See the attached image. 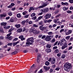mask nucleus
<instances>
[{"label": "nucleus", "mask_w": 73, "mask_h": 73, "mask_svg": "<svg viewBox=\"0 0 73 73\" xmlns=\"http://www.w3.org/2000/svg\"><path fill=\"white\" fill-rule=\"evenodd\" d=\"M64 69L65 71H66L67 72H69L70 69H72V64L66 62L64 65Z\"/></svg>", "instance_id": "nucleus-1"}, {"label": "nucleus", "mask_w": 73, "mask_h": 73, "mask_svg": "<svg viewBox=\"0 0 73 73\" xmlns=\"http://www.w3.org/2000/svg\"><path fill=\"white\" fill-rule=\"evenodd\" d=\"M49 11V8L47 7L45 8L44 9H40V12H42L43 13H46V12H48Z\"/></svg>", "instance_id": "nucleus-2"}, {"label": "nucleus", "mask_w": 73, "mask_h": 73, "mask_svg": "<svg viewBox=\"0 0 73 73\" xmlns=\"http://www.w3.org/2000/svg\"><path fill=\"white\" fill-rule=\"evenodd\" d=\"M66 41L65 39V38H63L62 40L60 43V45H61V46H62V45H64V44H66Z\"/></svg>", "instance_id": "nucleus-3"}, {"label": "nucleus", "mask_w": 73, "mask_h": 73, "mask_svg": "<svg viewBox=\"0 0 73 73\" xmlns=\"http://www.w3.org/2000/svg\"><path fill=\"white\" fill-rule=\"evenodd\" d=\"M32 31L34 35H36L37 34L40 33V31H37L36 30H32Z\"/></svg>", "instance_id": "nucleus-4"}, {"label": "nucleus", "mask_w": 73, "mask_h": 73, "mask_svg": "<svg viewBox=\"0 0 73 73\" xmlns=\"http://www.w3.org/2000/svg\"><path fill=\"white\" fill-rule=\"evenodd\" d=\"M44 26V25H42V26H40L39 27V29H40V30L41 31H44V30H45V29H47V27H43Z\"/></svg>", "instance_id": "nucleus-5"}, {"label": "nucleus", "mask_w": 73, "mask_h": 73, "mask_svg": "<svg viewBox=\"0 0 73 73\" xmlns=\"http://www.w3.org/2000/svg\"><path fill=\"white\" fill-rule=\"evenodd\" d=\"M11 34H12V33H10L7 35V38L9 39L8 40H12V39L13 38V37L12 36L9 37V36H11Z\"/></svg>", "instance_id": "nucleus-6"}, {"label": "nucleus", "mask_w": 73, "mask_h": 73, "mask_svg": "<svg viewBox=\"0 0 73 73\" xmlns=\"http://www.w3.org/2000/svg\"><path fill=\"white\" fill-rule=\"evenodd\" d=\"M50 16H51V15L50 14H48L44 16V18H45V19L46 20V19H49V18H50Z\"/></svg>", "instance_id": "nucleus-7"}, {"label": "nucleus", "mask_w": 73, "mask_h": 73, "mask_svg": "<svg viewBox=\"0 0 73 73\" xmlns=\"http://www.w3.org/2000/svg\"><path fill=\"white\" fill-rule=\"evenodd\" d=\"M45 40L46 41H49L51 40V36H48L46 37Z\"/></svg>", "instance_id": "nucleus-8"}, {"label": "nucleus", "mask_w": 73, "mask_h": 73, "mask_svg": "<svg viewBox=\"0 0 73 73\" xmlns=\"http://www.w3.org/2000/svg\"><path fill=\"white\" fill-rule=\"evenodd\" d=\"M72 33V30H69L67 32H66L65 34L66 35H69Z\"/></svg>", "instance_id": "nucleus-9"}, {"label": "nucleus", "mask_w": 73, "mask_h": 73, "mask_svg": "<svg viewBox=\"0 0 73 73\" xmlns=\"http://www.w3.org/2000/svg\"><path fill=\"white\" fill-rule=\"evenodd\" d=\"M27 41H31V42H34V41H33V37H32L29 38L27 40Z\"/></svg>", "instance_id": "nucleus-10"}, {"label": "nucleus", "mask_w": 73, "mask_h": 73, "mask_svg": "<svg viewBox=\"0 0 73 73\" xmlns=\"http://www.w3.org/2000/svg\"><path fill=\"white\" fill-rule=\"evenodd\" d=\"M51 62L52 64H54L56 62V59L55 58H52L51 60Z\"/></svg>", "instance_id": "nucleus-11"}, {"label": "nucleus", "mask_w": 73, "mask_h": 73, "mask_svg": "<svg viewBox=\"0 0 73 73\" xmlns=\"http://www.w3.org/2000/svg\"><path fill=\"white\" fill-rule=\"evenodd\" d=\"M67 47H68V44L66 43L65 44H64L62 46V49L63 50V49H64L65 48H67Z\"/></svg>", "instance_id": "nucleus-12"}, {"label": "nucleus", "mask_w": 73, "mask_h": 73, "mask_svg": "<svg viewBox=\"0 0 73 73\" xmlns=\"http://www.w3.org/2000/svg\"><path fill=\"white\" fill-rule=\"evenodd\" d=\"M38 54L37 61L38 62H39V61H38V60H39V59H40V58H41V54Z\"/></svg>", "instance_id": "nucleus-13"}, {"label": "nucleus", "mask_w": 73, "mask_h": 73, "mask_svg": "<svg viewBox=\"0 0 73 73\" xmlns=\"http://www.w3.org/2000/svg\"><path fill=\"white\" fill-rule=\"evenodd\" d=\"M47 5H48L47 3H44V5L39 6V8H44V7H45L47 6Z\"/></svg>", "instance_id": "nucleus-14"}, {"label": "nucleus", "mask_w": 73, "mask_h": 73, "mask_svg": "<svg viewBox=\"0 0 73 73\" xmlns=\"http://www.w3.org/2000/svg\"><path fill=\"white\" fill-rule=\"evenodd\" d=\"M44 68L45 69L46 71H47V70H48L49 69H50V67H47L46 66H44Z\"/></svg>", "instance_id": "nucleus-15"}, {"label": "nucleus", "mask_w": 73, "mask_h": 73, "mask_svg": "<svg viewBox=\"0 0 73 73\" xmlns=\"http://www.w3.org/2000/svg\"><path fill=\"white\" fill-rule=\"evenodd\" d=\"M67 31V30L66 29H65L64 30V29H62L60 30V33H62V32H64L66 33Z\"/></svg>", "instance_id": "nucleus-16"}, {"label": "nucleus", "mask_w": 73, "mask_h": 73, "mask_svg": "<svg viewBox=\"0 0 73 73\" xmlns=\"http://www.w3.org/2000/svg\"><path fill=\"white\" fill-rule=\"evenodd\" d=\"M19 38L21 39V40H25V38L24 37V36L23 35H21L19 36Z\"/></svg>", "instance_id": "nucleus-17"}, {"label": "nucleus", "mask_w": 73, "mask_h": 73, "mask_svg": "<svg viewBox=\"0 0 73 73\" xmlns=\"http://www.w3.org/2000/svg\"><path fill=\"white\" fill-rule=\"evenodd\" d=\"M23 31V29L21 28L17 30V32L18 33H20Z\"/></svg>", "instance_id": "nucleus-18"}, {"label": "nucleus", "mask_w": 73, "mask_h": 73, "mask_svg": "<svg viewBox=\"0 0 73 73\" xmlns=\"http://www.w3.org/2000/svg\"><path fill=\"white\" fill-rule=\"evenodd\" d=\"M35 10V9H34V8L33 7H30L29 9V12H30L31 11Z\"/></svg>", "instance_id": "nucleus-19"}, {"label": "nucleus", "mask_w": 73, "mask_h": 73, "mask_svg": "<svg viewBox=\"0 0 73 73\" xmlns=\"http://www.w3.org/2000/svg\"><path fill=\"white\" fill-rule=\"evenodd\" d=\"M63 9L64 10V11H67V10L68 9V7H64L63 8Z\"/></svg>", "instance_id": "nucleus-20"}, {"label": "nucleus", "mask_w": 73, "mask_h": 73, "mask_svg": "<svg viewBox=\"0 0 73 73\" xmlns=\"http://www.w3.org/2000/svg\"><path fill=\"white\" fill-rule=\"evenodd\" d=\"M26 44L27 45H32L33 43L31 42L30 41H27V42L26 43Z\"/></svg>", "instance_id": "nucleus-21"}, {"label": "nucleus", "mask_w": 73, "mask_h": 73, "mask_svg": "<svg viewBox=\"0 0 73 73\" xmlns=\"http://www.w3.org/2000/svg\"><path fill=\"white\" fill-rule=\"evenodd\" d=\"M49 64H50V63L48 62V61H47L45 62V65L46 66H48L49 65Z\"/></svg>", "instance_id": "nucleus-22"}, {"label": "nucleus", "mask_w": 73, "mask_h": 73, "mask_svg": "<svg viewBox=\"0 0 73 73\" xmlns=\"http://www.w3.org/2000/svg\"><path fill=\"white\" fill-rule=\"evenodd\" d=\"M11 27L9 26H8L5 27H4V28L5 29H9V28H10Z\"/></svg>", "instance_id": "nucleus-23"}, {"label": "nucleus", "mask_w": 73, "mask_h": 73, "mask_svg": "<svg viewBox=\"0 0 73 73\" xmlns=\"http://www.w3.org/2000/svg\"><path fill=\"white\" fill-rule=\"evenodd\" d=\"M27 13L28 12H27V11H25L23 13V15H27Z\"/></svg>", "instance_id": "nucleus-24"}, {"label": "nucleus", "mask_w": 73, "mask_h": 73, "mask_svg": "<svg viewBox=\"0 0 73 73\" xmlns=\"http://www.w3.org/2000/svg\"><path fill=\"white\" fill-rule=\"evenodd\" d=\"M60 69V68L58 66L56 67L55 69V70H56V71H59V70Z\"/></svg>", "instance_id": "nucleus-25"}, {"label": "nucleus", "mask_w": 73, "mask_h": 73, "mask_svg": "<svg viewBox=\"0 0 73 73\" xmlns=\"http://www.w3.org/2000/svg\"><path fill=\"white\" fill-rule=\"evenodd\" d=\"M51 47V45L50 44H48L46 46V48H50Z\"/></svg>", "instance_id": "nucleus-26"}, {"label": "nucleus", "mask_w": 73, "mask_h": 73, "mask_svg": "<svg viewBox=\"0 0 73 73\" xmlns=\"http://www.w3.org/2000/svg\"><path fill=\"white\" fill-rule=\"evenodd\" d=\"M15 27L17 28H20V25H16Z\"/></svg>", "instance_id": "nucleus-27"}, {"label": "nucleus", "mask_w": 73, "mask_h": 73, "mask_svg": "<svg viewBox=\"0 0 73 73\" xmlns=\"http://www.w3.org/2000/svg\"><path fill=\"white\" fill-rule=\"evenodd\" d=\"M13 30H14V28H12L11 29H10L8 32H11L12 31H13Z\"/></svg>", "instance_id": "nucleus-28"}, {"label": "nucleus", "mask_w": 73, "mask_h": 73, "mask_svg": "<svg viewBox=\"0 0 73 73\" xmlns=\"http://www.w3.org/2000/svg\"><path fill=\"white\" fill-rule=\"evenodd\" d=\"M6 24H7V23H1V25H4V26H5L6 25Z\"/></svg>", "instance_id": "nucleus-29"}, {"label": "nucleus", "mask_w": 73, "mask_h": 73, "mask_svg": "<svg viewBox=\"0 0 73 73\" xmlns=\"http://www.w3.org/2000/svg\"><path fill=\"white\" fill-rule=\"evenodd\" d=\"M17 17H18V18H20L21 17V15H20V14H18L17 15Z\"/></svg>", "instance_id": "nucleus-30"}, {"label": "nucleus", "mask_w": 73, "mask_h": 73, "mask_svg": "<svg viewBox=\"0 0 73 73\" xmlns=\"http://www.w3.org/2000/svg\"><path fill=\"white\" fill-rule=\"evenodd\" d=\"M59 22H60V21H57L55 19L54 21V23L55 24H57L58 23H59Z\"/></svg>", "instance_id": "nucleus-31"}, {"label": "nucleus", "mask_w": 73, "mask_h": 73, "mask_svg": "<svg viewBox=\"0 0 73 73\" xmlns=\"http://www.w3.org/2000/svg\"><path fill=\"white\" fill-rule=\"evenodd\" d=\"M65 55L64 54H63L62 55L61 58L63 59L65 58Z\"/></svg>", "instance_id": "nucleus-32"}, {"label": "nucleus", "mask_w": 73, "mask_h": 73, "mask_svg": "<svg viewBox=\"0 0 73 73\" xmlns=\"http://www.w3.org/2000/svg\"><path fill=\"white\" fill-rule=\"evenodd\" d=\"M51 52V50L50 49H47L46 50V52L47 53H50V52Z\"/></svg>", "instance_id": "nucleus-33"}, {"label": "nucleus", "mask_w": 73, "mask_h": 73, "mask_svg": "<svg viewBox=\"0 0 73 73\" xmlns=\"http://www.w3.org/2000/svg\"><path fill=\"white\" fill-rule=\"evenodd\" d=\"M36 16V14L35 13H33L31 14V17H33V16Z\"/></svg>", "instance_id": "nucleus-34"}, {"label": "nucleus", "mask_w": 73, "mask_h": 73, "mask_svg": "<svg viewBox=\"0 0 73 73\" xmlns=\"http://www.w3.org/2000/svg\"><path fill=\"white\" fill-rule=\"evenodd\" d=\"M17 51H15L11 53V54H17Z\"/></svg>", "instance_id": "nucleus-35"}, {"label": "nucleus", "mask_w": 73, "mask_h": 73, "mask_svg": "<svg viewBox=\"0 0 73 73\" xmlns=\"http://www.w3.org/2000/svg\"><path fill=\"white\" fill-rule=\"evenodd\" d=\"M6 16V14H2L0 15L1 17V18L3 17H5Z\"/></svg>", "instance_id": "nucleus-36"}, {"label": "nucleus", "mask_w": 73, "mask_h": 73, "mask_svg": "<svg viewBox=\"0 0 73 73\" xmlns=\"http://www.w3.org/2000/svg\"><path fill=\"white\" fill-rule=\"evenodd\" d=\"M8 15L11 16L12 15V12H9L8 13Z\"/></svg>", "instance_id": "nucleus-37"}, {"label": "nucleus", "mask_w": 73, "mask_h": 73, "mask_svg": "<svg viewBox=\"0 0 73 73\" xmlns=\"http://www.w3.org/2000/svg\"><path fill=\"white\" fill-rule=\"evenodd\" d=\"M61 55V53H59L57 54L56 56H58V57H60V56Z\"/></svg>", "instance_id": "nucleus-38"}, {"label": "nucleus", "mask_w": 73, "mask_h": 73, "mask_svg": "<svg viewBox=\"0 0 73 73\" xmlns=\"http://www.w3.org/2000/svg\"><path fill=\"white\" fill-rule=\"evenodd\" d=\"M57 49V46H54L53 48V50H54V49Z\"/></svg>", "instance_id": "nucleus-39"}, {"label": "nucleus", "mask_w": 73, "mask_h": 73, "mask_svg": "<svg viewBox=\"0 0 73 73\" xmlns=\"http://www.w3.org/2000/svg\"><path fill=\"white\" fill-rule=\"evenodd\" d=\"M42 18V16H40L38 17V20H41V19Z\"/></svg>", "instance_id": "nucleus-40"}, {"label": "nucleus", "mask_w": 73, "mask_h": 73, "mask_svg": "<svg viewBox=\"0 0 73 73\" xmlns=\"http://www.w3.org/2000/svg\"><path fill=\"white\" fill-rule=\"evenodd\" d=\"M67 13H72V11L70 10H68L66 11Z\"/></svg>", "instance_id": "nucleus-41"}, {"label": "nucleus", "mask_w": 73, "mask_h": 73, "mask_svg": "<svg viewBox=\"0 0 73 73\" xmlns=\"http://www.w3.org/2000/svg\"><path fill=\"white\" fill-rule=\"evenodd\" d=\"M70 36H67L66 37V40H68V39H69V38H70Z\"/></svg>", "instance_id": "nucleus-42"}, {"label": "nucleus", "mask_w": 73, "mask_h": 73, "mask_svg": "<svg viewBox=\"0 0 73 73\" xmlns=\"http://www.w3.org/2000/svg\"><path fill=\"white\" fill-rule=\"evenodd\" d=\"M29 16V15L28 14L27 15H25L24 17L25 18H28V17Z\"/></svg>", "instance_id": "nucleus-43"}, {"label": "nucleus", "mask_w": 73, "mask_h": 73, "mask_svg": "<svg viewBox=\"0 0 73 73\" xmlns=\"http://www.w3.org/2000/svg\"><path fill=\"white\" fill-rule=\"evenodd\" d=\"M69 2L70 3H71V4H73V0H69Z\"/></svg>", "instance_id": "nucleus-44"}, {"label": "nucleus", "mask_w": 73, "mask_h": 73, "mask_svg": "<svg viewBox=\"0 0 73 73\" xmlns=\"http://www.w3.org/2000/svg\"><path fill=\"white\" fill-rule=\"evenodd\" d=\"M0 32H2V33L3 32V28H0Z\"/></svg>", "instance_id": "nucleus-45"}, {"label": "nucleus", "mask_w": 73, "mask_h": 73, "mask_svg": "<svg viewBox=\"0 0 73 73\" xmlns=\"http://www.w3.org/2000/svg\"><path fill=\"white\" fill-rule=\"evenodd\" d=\"M73 48V46H70V47H69V48L68 49V50H71Z\"/></svg>", "instance_id": "nucleus-46"}, {"label": "nucleus", "mask_w": 73, "mask_h": 73, "mask_svg": "<svg viewBox=\"0 0 73 73\" xmlns=\"http://www.w3.org/2000/svg\"><path fill=\"white\" fill-rule=\"evenodd\" d=\"M36 18H37V17H36V16H35V17H32V19L33 20H36Z\"/></svg>", "instance_id": "nucleus-47"}, {"label": "nucleus", "mask_w": 73, "mask_h": 73, "mask_svg": "<svg viewBox=\"0 0 73 73\" xmlns=\"http://www.w3.org/2000/svg\"><path fill=\"white\" fill-rule=\"evenodd\" d=\"M33 27H38V26L37 25H36V24H34L33 25Z\"/></svg>", "instance_id": "nucleus-48"}, {"label": "nucleus", "mask_w": 73, "mask_h": 73, "mask_svg": "<svg viewBox=\"0 0 73 73\" xmlns=\"http://www.w3.org/2000/svg\"><path fill=\"white\" fill-rule=\"evenodd\" d=\"M17 40H18V38H16L13 39V41H17Z\"/></svg>", "instance_id": "nucleus-49"}, {"label": "nucleus", "mask_w": 73, "mask_h": 73, "mask_svg": "<svg viewBox=\"0 0 73 73\" xmlns=\"http://www.w3.org/2000/svg\"><path fill=\"white\" fill-rule=\"evenodd\" d=\"M67 52H68V51L66 50L62 51V53H64V54L65 53H67Z\"/></svg>", "instance_id": "nucleus-50"}, {"label": "nucleus", "mask_w": 73, "mask_h": 73, "mask_svg": "<svg viewBox=\"0 0 73 73\" xmlns=\"http://www.w3.org/2000/svg\"><path fill=\"white\" fill-rule=\"evenodd\" d=\"M7 45H8V46H12V43H8L7 44Z\"/></svg>", "instance_id": "nucleus-51"}, {"label": "nucleus", "mask_w": 73, "mask_h": 73, "mask_svg": "<svg viewBox=\"0 0 73 73\" xmlns=\"http://www.w3.org/2000/svg\"><path fill=\"white\" fill-rule=\"evenodd\" d=\"M7 7L8 8H12V6L11 5H9V6H7Z\"/></svg>", "instance_id": "nucleus-52"}, {"label": "nucleus", "mask_w": 73, "mask_h": 73, "mask_svg": "<svg viewBox=\"0 0 73 73\" xmlns=\"http://www.w3.org/2000/svg\"><path fill=\"white\" fill-rule=\"evenodd\" d=\"M40 13H39L38 14V15L39 16L40 15H42V13H44V12H40Z\"/></svg>", "instance_id": "nucleus-53"}, {"label": "nucleus", "mask_w": 73, "mask_h": 73, "mask_svg": "<svg viewBox=\"0 0 73 73\" xmlns=\"http://www.w3.org/2000/svg\"><path fill=\"white\" fill-rule=\"evenodd\" d=\"M55 53H58V52H59V50H58V49H56L55 51Z\"/></svg>", "instance_id": "nucleus-54"}, {"label": "nucleus", "mask_w": 73, "mask_h": 73, "mask_svg": "<svg viewBox=\"0 0 73 73\" xmlns=\"http://www.w3.org/2000/svg\"><path fill=\"white\" fill-rule=\"evenodd\" d=\"M52 32H49L48 33V35H50L52 34Z\"/></svg>", "instance_id": "nucleus-55"}, {"label": "nucleus", "mask_w": 73, "mask_h": 73, "mask_svg": "<svg viewBox=\"0 0 73 73\" xmlns=\"http://www.w3.org/2000/svg\"><path fill=\"white\" fill-rule=\"evenodd\" d=\"M58 43V41H57L54 44V46H55V45H56L57 44V43Z\"/></svg>", "instance_id": "nucleus-56"}, {"label": "nucleus", "mask_w": 73, "mask_h": 73, "mask_svg": "<svg viewBox=\"0 0 73 73\" xmlns=\"http://www.w3.org/2000/svg\"><path fill=\"white\" fill-rule=\"evenodd\" d=\"M46 37V36L45 35H43L42 37V39H44V38H45Z\"/></svg>", "instance_id": "nucleus-57"}, {"label": "nucleus", "mask_w": 73, "mask_h": 73, "mask_svg": "<svg viewBox=\"0 0 73 73\" xmlns=\"http://www.w3.org/2000/svg\"><path fill=\"white\" fill-rule=\"evenodd\" d=\"M73 40V38L71 37L70 39V41H72V40Z\"/></svg>", "instance_id": "nucleus-58"}, {"label": "nucleus", "mask_w": 73, "mask_h": 73, "mask_svg": "<svg viewBox=\"0 0 73 73\" xmlns=\"http://www.w3.org/2000/svg\"><path fill=\"white\" fill-rule=\"evenodd\" d=\"M12 45H13V46H15V45H17V44L16 43L14 42L13 43H12Z\"/></svg>", "instance_id": "nucleus-59"}, {"label": "nucleus", "mask_w": 73, "mask_h": 73, "mask_svg": "<svg viewBox=\"0 0 73 73\" xmlns=\"http://www.w3.org/2000/svg\"><path fill=\"white\" fill-rule=\"evenodd\" d=\"M69 4L67 2L64 3V5H68Z\"/></svg>", "instance_id": "nucleus-60"}, {"label": "nucleus", "mask_w": 73, "mask_h": 73, "mask_svg": "<svg viewBox=\"0 0 73 73\" xmlns=\"http://www.w3.org/2000/svg\"><path fill=\"white\" fill-rule=\"evenodd\" d=\"M10 21L12 23L14 21V20L13 19H10Z\"/></svg>", "instance_id": "nucleus-61"}, {"label": "nucleus", "mask_w": 73, "mask_h": 73, "mask_svg": "<svg viewBox=\"0 0 73 73\" xmlns=\"http://www.w3.org/2000/svg\"><path fill=\"white\" fill-rule=\"evenodd\" d=\"M56 26H57V25L54 24V25H52V27L53 28H54V27H56Z\"/></svg>", "instance_id": "nucleus-62"}, {"label": "nucleus", "mask_w": 73, "mask_h": 73, "mask_svg": "<svg viewBox=\"0 0 73 73\" xmlns=\"http://www.w3.org/2000/svg\"><path fill=\"white\" fill-rule=\"evenodd\" d=\"M58 11H55V14H57V13H58Z\"/></svg>", "instance_id": "nucleus-63"}, {"label": "nucleus", "mask_w": 73, "mask_h": 73, "mask_svg": "<svg viewBox=\"0 0 73 73\" xmlns=\"http://www.w3.org/2000/svg\"><path fill=\"white\" fill-rule=\"evenodd\" d=\"M29 24H32V21H30L29 22Z\"/></svg>", "instance_id": "nucleus-64"}]
</instances>
